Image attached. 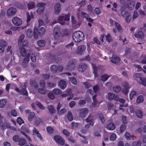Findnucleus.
Instances as JSON below:
<instances>
[{
  "instance_id": "b1692460",
  "label": "nucleus",
  "mask_w": 146,
  "mask_h": 146,
  "mask_svg": "<svg viewBox=\"0 0 146 146\" xmlns=\"http://www.w3.org/2000/svg\"><path fill=\"white\" fill-rule=\"evenodd\" d=\"M50 70L53 73H56L58 70V67L56 65H53L50 68Z\"/></svg>"
},
{
  "instance_id": "f3484780",
  "label": "nucleus",
  "mask_w": 146,
  "mask_h": 146,
  "mask_svg": "<svg viewBox=\"0 0 146 146\" xmlns=\"http://www.w3.org/2000/svg\"><path fill=\"white\" fill-rule=\"evenodd\" d=\"M125 8L123 7H121L120 9L121 14L123 17H126L129 15V13L128 12L125 11Z\"/></svg>"
},
{
  "instance_id": "6e6552de",
  "label": "nucleus",
  "mask_w": 146,
  "mask_h": 146,
  "mask_svg": "<svg viewBox=\"0 0 146 146\" xmlns=\"http://www.w3.org/2000/svg\"><path fill=\"white\" fill-rule=\"evenodd\" d=\"M134 35L135 37L137 38L142 39L144 37V33L141 31H139L138 32H135Z\"/></svg>"
},
{
  "instance_id": "1a4fd4ad",
  "label": "nucleus",
  "mask_w": 146,
  "mask_h": 146,
  "mask_svg": "<svg viewBox=\"0 0 146 146\" xmlns=\"http://www.w3.org/2000/svg\"><path fill=\"white\" fill-rule=\"evenodd\" d=\"M17 10L15 7H11L7 10V13L8 16L13 15L16 12Z\"/></svg>"
},
{
  "instance_id": "e433bc0d",
  "label": "nucleus",
  "mask_w": 146,
  "mask_h": 146,
  "mask_svg": "<svg viewBox=\"0 0 146 146\" xmlns=\"http://www.w3.org/2000/svg\"><path fill=\"white\" fill-rule=\"evenodd\" d=\"M129 88H123L121 90L122 93L125 95H127L129 92Z\"/></svg>"
},
{
  "instance_id": "423d86ee",
  "label": "nucleus",
  "mask_w": 146,
  "mask_h": 146,
  "mask_svg": "<svg viewBox=\"0 0 146 146\" xmlns=\"http://www.w3.org/2000/svg\"><path fill=\"white\" fill-rule=\"evenodd\" d=\"M54 139L56 143L60 145H63L64 144V140L62 137L59 135H55L54 137Z\"/></svg>"
},
{
  "instance_id": "a211bd4d",
  "label": "nucleus",
  "mask_w": 146,
  "mask_h": 146,
  "mask_svg": "<svg viewBox=\"0 0 146 146\" xmlns=\"http://www.w3.org/2000/svg\"><path fill=\"white\" fill-rule=\"evenodd\" d=\"M30 85L31 86H33L35 89H37L38 88V85L35 80H30Z\"/></svg>"
},
{
  "instance_id": "f704fd0d",
  "label": "nucleus",
  "mask_w": 146,
  "mask_h": 146,
  "mask_svg": "<svg viewBox=\"0 0 146 146\" xmlns=\"http://www.w3.org/2000/svg\"><path fill=\"white\" fill-rule=\"evenodd\" d=\"M7 103V101L5 99H3L0 101V107L3 108L4 107Z\"/></svg>"
},
{
  "instance_id": "72a5a7b5",
  "label": "nucleus",
  "mask_w": 146,
  "mask_h": 146,
  "mask_svg": "<svg viewBox=\"0 0 146 146\" xmlns=\"http://www.w3.org/2000/svg\"><path fill=\"white\" fill-rule=\"evenodd\" d=\"M48 110L51 113H53L55 111L54 107L52 105L48 106Z\"/></svg>"
},
{
  "instance_id": "7c9ffc66",
  "label": "nucleus",
  "mask_w": 146,
  "mask_h": 146,
  "mask_svg": "<svg viewBox=\"0 0 146 146\" xmlns=\"http://www.w3.org/2000/svg\"><path fill=\"white\" fill-rule=\"evenodd\" d=\"M144 98L142 95H140L138 96L137 99V103L139 104L142 103L143 102Z\"/></svg>"
},
{
  "instance_id": "ea45409f",
  "label": "nucleus",
  "mask_w": 146,
  "mask_h": 146,
  "mask_svg": "<svg viewBox=\"0 0 146 146\" xmlns=\"http://www.w3.org/2000/svg\"><path fill=\"white\" fill-rule=\"evenodd\" d=\"M136 95V92L135 91L133 90L131 91L130 93L129 98L131 100L134 96Z\"/></svg>"
},
{
  "instance_id": "412c9836",
  "label": "nucleus",
  "mask_w": 146,
  "mask_h": 146,
  "mask_svg": "<svg viewBox=\"0 0 146 146\" xmlns=\"http://www.w3.org/2000/svg\"><path fill=\"white\" fill-rule=\"evenodd\" d=\"M20 94L27 96H28V93L26 89L23 88H22L20 90Z\"/></svg>"
},
{
  "instance_id": "0e129e2a",
  "label": "nucleus",
  "mask_w": 146,
  "mask_h": 146,
  "mask_svg": "<svg viewBox=\"0 0 146 146\" xmlns=\"http://www.w3.org/2000/svg\"><path fill=\"white\" fill-rule=\"evenodd\" d=\"M41 121V120L40 118H37L35 121V124L36 126H38Z\"/></svg>"
},
{
  "instance_id": "473e14b6",
  "label": "nucleus",
  "mask_w": 146,
  "mask_h": 146,
  "mask_svg": "<svg viewBox=\"0 0 146 146\" xmlns=\"http://www.w3.org/2000/svg\"><path fill=\"white\" fill-rule=\"evenodd\" d=\"M45 44V42L44 40H39L38 42V46L39 47H43Z\"/></svg>"
},
{
  "instance_id": "774afa93",
  "label": "nucleus",
  "mask_w": 146,
  "mask_h": 146,
  "mask_svg": "<svg viewBox=\"0 0 146 146\" xmlns=\"http://www.w3.org/2000/svg\"><path fill=\"white\" fill-rule=\"evenodd\" d=\"M86 3V2L85 0H82V1L79 3L78 5L80 7L84 6L85 5Z\"/></svg>"
},
{
  "instance_id": "338daca9",
  "label": "nucleus",
  "mask_w": 146,
  "mask_h": 146,
  "mask_svg": "<svg viewBox=\"0 0 146 146\" xmlns=\"http://www.w3.org/2000/svg\"><path fill=\"white\" fill-rule=\"evenodd\" d=\"M116 139V136L114 133H112L110 136V139L111 141H113Z\"/></svg>"
},
{
  "instance_id": "09e8293b",
  "label": "nucleus",
  "mask_w": 146,
  "mask_h": 146,
  "mask_svg": "<svg viewBox=\"0 0 146 146\" xmlns=\"http://www.w3.org/2000/svg\"><path fill=\"white\" fill-rule=\"evenodd\" d=\"M38 91L39 93L41 94H46V91L43 88H39L38 90Z\"/></svg>"
},
{
  "instance_id": "0eeeda50",
  "label": "nucleus",
  "mask_w": 146,
  "mask_h": 146,
  "mask_svg": "<svg viewBox=\"0 0 146 146\" xmlns=\"http://www.w3.org/2000/svg\"><path fill=\"white\" fill-rule=\"evenodd\" d=\"M12 21L13 24L16 26H20L22 23L21 19L16 17L13 18Z\"/></svg>"
},
{
  "instance_id": "9b49d317",
  "label": "nucleus",
  "mask_w": 146,
  "mask_h": 146,
  "mask_svg": "<svg viewBox=\"0 0 146 146\" xmlns=\"http://www.w3.org/2000/svg\"><path fill=\"white\" fill-rule=\"evenodd\" d=\"M143 76V74L141 73H134L133 75V78L134 80H141Z\"/></svg>"
},
{
  "instance_id": "4c0bfd02",
  "label": "nucleus",
  "mask_w": 146,
  "mask_h": 146,
  "mask_svg": "<svg viewBox=\"0 0 146 146\" xmlns=\"http://www.w3.org/2000/svg\"><path fill=\"white\" fill-rule=\"evenodd\" d=\"M29 42L28 40H25L21 42V44L20 46L24 47H26L27 46Z\"/></svg>"
},
{
  "instance_id": "49530a36",
  "label": "nucleus",
  "mask_w": 146,
  "mask_h": 146,
  "mask_svg": "<svg viewBox=\"0 0 146 146\" xmlns=\"http://www.w3.org/2000/svg\"><path fill=\"white\" fill-rule=\"evenodd\" d=\"M134 2L133 1H131L130 4H128L127 6L130 9L132 10L134 8Z\"/></svg>"
},
{
  "instance_id": "3c124183",
  "label": "nucleus",
  "mask_w": 146,
  "mask_h": 146,
  "mask_svg": "<svg viewBox=\"0 0 146 146\" xmlns=\"http://www.w3.org/2000/svg\"><path fill=\"white\" fill-rule=\"evenodd\" d=\"M126 125L123 124L121 125L120 127V131L121 133H123L126 129Z\"/></svg>"
},
{
  "instance_id": "7ed1b4c3",
  "label": "nucleus",
  "mask_w": 146,
  "mask_h": 146,
  "mask_svg": "<svg viewBox=\"0 0 146 146\" xmlns=\"http://www.w3.org/2000/svg\"><path fill=\"white\" fill-rule=\"evenodd\" d=\"M45 4L44 3H38L37 4L36 6L38 8L36 10V12L38 14H40L43 12L45 9Z\"/></svg>"
},
{
  "instance_id": "393cba45",
  "label": "nucleus",
  "mask_w": 146,
  "mask_h": 146,
  "mask_svg": "<svg viewBox=\"0 0 146 146\" xmlns=\"http://www.w3.org/2000/svg\"><path fill=\"white\" fill-rule=\"evenodd\" d=\"M35 116V113L33 112H30L28 116V119L30 121H32Z\"/></svg>"
},
{
  "instance_id": "f257e3e1",
  "label": "nucleus",
  "mask_w": 146,
  "mask_h": 146,
  "mask_svg": "<svg viewBox=\"0 0 146 146\" xmlns=\"http://www.w3.org/2000/svg\"><path fill=\"white\" fill-rule=\"evenodd\" d=\"M72 37L75 42H79L84 40V35L82 31H78L74 33Z\"/></svg>"
},
{
  "instance_id": "de8ad7c7",
  "label": "nucleus",
  "mask_w": 146,
  "mask_h": 146,
  "mask_svg": "<svg viewBox=\"0 0 146 146\" xmlns=\"http://www.w3.org/2000/svg\"><path fill=\"white\" fill-rule=\"evenodd\" d=\"M136 113L137 116L139 118H141L142 117L143 114L140 110H137Z\"/></svg>"
},
{
  "instance_id": "e2e57ef3",
  "label": "nucleus",
  "mask_w": 146,
  "mask_h": 146,
  "mask_svg": "<svg viewBox=\"0 0 146 146\" xmlns=\"http://www.w3.org/2000/svg\"><path fill=\"white\" fill-rule=\"evenodd\" d=\"M39 84L40 86L43 88L45 87V81L44 80H41L40 81Z\"/></svg>"
},
{
  "instance_id": "5701e85b",
  "label": "nucleus",
  "mask_w": 146,
  "mask_h": 146,
  "mask_svg": "<svg viewBox=\"0 0 146 146\" xmlns=\"http://www.w3.org/2000/svg\"><path fill=\"white\" fill-rule=\"evenodd\" d=\"M113 89L114 92L116 93H118L121 91V88L119 86L116 85L113 87Z\"/></svg>"
},
{
  "instance_id": "37998d69",
  "label": "nucleus",
  "mask_w": 146,
  "mask_h": 146,
  "mask_svg": "<svg viewBox=\"0 0 146 146\" xmlns=\"http://www.w3.org/2000/svg\"><path fill=\"white\" fill-rule=\"evenodd\" d=\"M67 117L68 120L70 121H71L73 120V117L72 113L71 112H68V113Z\"/></svg>"
},
{
  "instance_id": "864d4df0",
  "label": "nucleus",
  "mask_w": 146,
  "mask_h": 146,
  "mask_svg": "<svg viewBox=\"0 0 146 146\" xmlns=\"http://www.w3.org/2000/svg\"><path fill=\"white\" fill-rule=\"evenodd\" d=\"M47 132L50 133H52L54 132V130L52 127L50 126L47 127L46 128Z\"/></svg>"
},
{
  "instance_id": "f8f14e48",
  "label": "nucleus",
  "mask_w": 146,
  "mask_h": 146,
  "mask_svg": "<svg viewBox=\"0 0 146 146\" xmlns=\"http://www.w3.org/2000/svg\"><path fill=\"white\" fill-rule=\"evenodd\" d=\"M86 48L85 45H80L78 46V48L77 53L78 54H81L82 53L84 52Z\"/></svg>"
},
{
  "instance_id": "c9c22d12",
  "label": "nucleus",
  "mask_w": 146,
  "mask_h": 146,
  "mask_svg": "<svg viewBox=\"0 0 146 146\" xmlns=\"http://www.w3.org/2000/svg\"><path fill=\"white\" fill-rule=\"evenodd\" d=\"M36 104L37 106L41 109L44 110L45 109L44 106L41 103L38 101H36Z\"/></svg>"
},
{
  "instance_id": "6e6d98bb",
  "label": "nucleus",
  "mask_w": 146,
  "mask_h": 146,
  "mask_svg": "<svg viewBox=\"0 0 146 146\" xmlns=\"http://www.w3.org/2000/svg\"><path fill=\"white\" fill-rule=\"evenodd\" d=\"M20 139L19 136L18 135H15L13 137V139L15 142L19 141Z\"/></svg>"
},
{
  "instance_id": "dca6fc26",
  "label": "nucleus",
  "mask_w": 146,
  "mask_h": 146,
  "mask_svg": "<svg viewBox=\"0 0 146 146\" xmlns=\"http://www.w3.org/2000/svg\"><path fill=\"white\" fill-rule=\"evenodd\" d=\"M111 62L115 64H117L119 63L120 61V58L117 56H112L111 58Z\"/></svg>"
},
{
  "instance_id": "aec40b11",
  "label": "nucleus",
  "mask_w": 146,
  "mask_h": 146,
  "mask_svg": "<svg viewBox=\"0 0 146 146\" xmlns=\"http://www.w3.org/2000/svg\"><path fill=\"white\" fill-rule=\"evenodd\" d=\"M115 125L113 123L111 122L108 124L107 126V127L108 129L113 130L115 128Z\"/></svg>"
},
{
  "instance_id": "052dcab7",
  "label": "nucleus",
  "mask_w": 146,
  "mask_h": 146,
  "mask_svg": "<svg viewBox=\"0 0 146 146\" xmlns=\"http://www.w3.org/2000/svg\"><path fill=\"white\" fill-rule=\"evenodd\" d=\"M140 81L141 82L140 84L144 86H146V78H142Z\"/></svg>"
},
{
  "instance_id": "4be33fe9",
  "label": "nucleus",
  "mask_w": 146,
  "mask_h": 146,
  "mask_svg": "<svg viewBox=\"0 0 146 146\" xmlns=\"http://www.w3.org/2000/svg\"><path fill=\"white\" fill-rule=\"evenodd\" d=\"M38 29L37 27H35L34 28L33 32V35L35 38H37L38 37Z\"/></svg>"
},
{
  "instance_id": "bf43d9fd",
  "label": "nucleus",
  "mask_w": 146,
  "mask_h": 146,
  "mask_svg": "<svg viewBox=\"0 0 146 146\" xmlns=\"http://www.w3.org/2000/svg\"><path fill=\"white\" fill-rule=\"evenodd\" d=\"M11 115L14 117H16L17 115V112L15 109H12L11 111Z\"/></svg>"
},
{
  "instance_id": "20e7f679",
  "label": "nucleus",
  "mask_w": 146,
  "mask_h": 146,
  "mask_svg": "<svg viewBox=\"0 0 146 146\" xmlns=\"http://www.w3.org/2000/svg\"><path fill=\"white\" fill-rule=\"evenodd\" d=\"M75 66V61L74 60H72L68 62L65 69L67 70H72L74 68Z\"/></svg>"
},
{
  "instance_id": "c03bdc74",
  "label": "nucleus",
  "mask_w": 146,
  "mask_h": 146,
  "mask_svg": "<svg viewBox=\"0 0 146 146\" xmlns=\"http://www.w3.org/2000/svg\"><path fill=\"white\" fill-rule=\"evenodd\" d=\"M114 25L118 31L120 32L123 29L122 28L118 23L115 22V23Z\"/></svg>"
},
{
  "instance_id": "ddd939ff",
  "label": "nucleus",
  "mask_w": 146,
  "mask_h": 146,
  "mask_svg": "<svg viewBox=\"0 0 146 146\" xmlns=\"http://www.w3.org/2000/svg\"><path fill=\"white\" fill-rule=\"evenodd\" d=\"M19 52L21 55L23 57H25L27 55V51L25 49L20 46L19 48Z\"/></svg>"
},
{
  "instance_id": "5fc2aeb1",
  "label": "nucleus",
  "mask_w": 146,
  "mask_h": 146,
  "mask_svg": "<svg viewBox=\"0 0 146 146\" xmlns=\"http://www.w3.org/2000/svg\"><path fill=\"white\" fill-rule=\"evenodd\" d=\"M0 128L2 130L6 129V125L3 121H0Z\"/></svg>"
},
{
  "instance_id": "bb28decb",
  "label": "nucleus",
  "mask_w": 146,
  "mask_h": 146,
  "mask_svg": "<svg viewBox=\"0 0 146 146\" xmlns=\"http://www.w3.org/2000/svg\"><path fill=\"white\" fill-rule=\"evenodd\" d=\"M87 66L85 64L83 63L81 66H80L78 70L79 71L82 72L86 68Z\"/></svg>"
},
{
  "instance_id": "58836bf2",
  "label": "nucleus",
  "mask_w": 146,
  "mask_h": 146,
  "mask_svg": "<svg viewBox=\"0 0 146 146\" xmlns=\"http://www.w3.org/2000/svg\"><path fill=\"white\" fill-rule=\"evenodd\" d=\"M19 141V145L20 146L23 145H25L26 143L25 140L23 138L20 139Z\"/></svg>"
},
{
  "instance_id": "f03ea898",
  "label": "nucleus",
  "mask_w": 146,
  "mask_h": 146,
  "mask_svg": "<svg viewBox=\"0 0 146 146\" xmlns=\"http://www.w3.org/2000/svg\"><path fill=\"white\" fill-rule=\"evenodd\" d=\"M70 14H68L64 16H60L58 19V21L60 22V23L62 25H64L65 23L64 21L70 20Z\"/></svg>"
},
{
  "instance_id": "2eb2a0df",
  "label": "nucleus",
  "mask_w": 146,
  "mask_h": 146,
  "mask_svg": "<svg viewBox=\"0 0 146 146\" xmlns=\"http://www.w3.org/2000/svg\"><path fill=\"white\" fill-rule=\"evenodd\" d=\"M61 10V6L58 3L54 5V11L56 14L59 13Z\"/></svg>"
},
{
  "instance_id": "603ef678",
  "label": "nucleus",
  "mask_w": 146,
  "mask_h": 146,
  "mask_svg": "<svg viewBox=\"0 0 146 146\" xmlns=\"http://www.w3.org/2000/svg\"><path fill=\"white\" fill-rule=\"evenodd\" d=\"M14 6L19 9H22L23 8V5L19 2H16L15 3Z\"/></svg>"
},
{
  "instance_id": "39448f33",
  "label": "nucleus",
  "mask_w": 146,
  "mask_h": 146,
  "mask_svg": "<svg viewBox=\"0 0 146 146\" xmlns=\"http://www.w3.org/2000/svg\"><path fill=\"white\" fill-rule=\"evenodd\" d=\"M60 31V29L59 27H56L54 29L53 31V36L55 40H58L59 39Z\"/></svg>"
},
{
  "instance_id": "4468645a",
  "label": "nucleus",
  "mask_w": 146,
  "mask_h": 146,
  "mask_svg": "<svg viewBox=\"0 0 146 146\" xmlns=\"http://www.w3.org/2000/svg\"><path fill=\"white\" fill-rule=\"evenodd\" d=\"M59 87L62 90H64L66 87V84L64 80H61L59 83Z\"/></svg>"
},
{
  "instance_id": "a878e982",
  "label": "nucleus",
  "mask_w": 146,
  "mask_h": 146,
  "mask_svg": "<svg viewBox=\"0 0 146 146\" xmlns=\"http://www.w3.org/2000/svg\"><path fill=\"white\" fill-rule=\"evenodd\" d=\"M38 32L40 36H42L45 33V29L43 27H41L39 29Z\"/></svg>"
},
{
  "instance_id": "a19ab883",
  "label": "nucleus",
  "mask_w": 146,
  "mask_h": 146,
  "mask_svg": "<svg viewBox=\"0 0 146 146\" xmlns=\"http://www.w3.org/2000/svg\"><path fill=\"white\" fill-rule=\"evenodd\" d=\"M30 55L31 53H28L27 56H25L26 57L23 59V61L28 63L29 61Z\"/></svg>"
},
{
  "instance_id": "69168bd1",
  "label": "nucleus",
  "mask_w": 146,
  "mask_h": 146,
  "mask_svg": "<svg viewBox=\"0 0 146 146\" xmlns=\"http://www.w3.org/2000/svg\"><path fill=\"white\" fill-rule=\"evenodd\" d=\"M17 122L19 125H21L24 123L23 120L20 117H18Z\"/></svg>"
},
{
  "instance_id": "c85d7f7f",
  "label": "nucleus",
  "mask_w": 146,
  "mask_h": 146,
  "mask_svg": "<svg viewBox=\"0 0 146 146\" xmlns=\"http://www.w3.org/2000/svg\"><path fill=\"white\" fill-rule=\"evenodd\" d=\"M110 76H108L107 74H105L101 76V80L103 82H104L107 80L110 77Z\"/></svg>"
},
{
  "instance_id": "2f4dec72",
  "label": "nucleus",
  "mask_w": 146,
  "mask_h": 146,
  "mask_svg": "<svg viewBox=\"0 0 146 146\" xmlns=\"http://www.w3.org/2000/svg\"><path fill=\"white\" fill-rule=\"evenodd\" d=\"M25 36L24 35L21 34L18 40V44L19 45H21V42L23 41L24 38Z\"/></svg>"
},
{
  "instance_id": "a18cd8bd",
  "label": "nucleus",
  "mask_w": 146,
  "mask_h": 146,
  "mask_svg": "<svg viewBox=\"0 0 146 146\" xmlns=\"http://www.w3.org/2000/svg\"><path fill=\"white\" fill-rule=\"evenodd\" d=\"M99 117L100 118V121L102 123H104L105 120L103 114L102 113L99 114Z\"/></svg>"
},
{
  "instance_id": "680f3d73",
  "label": "nucleus",
  "mask_w": 146,
  "mask_h": 146,
  "mask_svg": "<svg viewBox=\"0 0 146 146\" xmlns=\"http://www.w3.org/2000/svg\"><path fill=\"white\" fill-rule=\"evenodd\" d=\"M63 133L67 136H69L70 135V133L66 129H63L62 132Z\"/></svg>"
},
{
  "instance_id": "4d7b16f0",
  "label": "nucleus",
  "mask_w": 146,
  "mask_h": 146,
  "mask_svg": "<svg viewBox=\"0 0 146 146\" xmlns=\"http://www.w3.org/2000/svg\"><path fill=\"white\" fill-rule=\"evenodd\" d=\"M79 135L82 137H83L84 139L81 141V142L82 143L88 144V142L87 139H86V136H82L81 134H79Z\"/></svg>"
},
{
  "instance_id": "c756f323",
  "label": "nucleus",
  "mask_w": 146,
  "mask_h": 146,
  "mask_svg": "<svg viewBox=\"0 0 146 146\" xmlns=\"http://www.w3.org/2000/svg\"><path fill=\"white\" fill-rule=\"evenodd\" d=\"M27 37L29 38H31L33 36V33L31 29H29L26 32Z\"/></svg>"
},
{
  "instance_id": "79ce46f5",
  "label": "nucleus",
  "mask_w": 146,
  "mask_h": 146,
  "mask_svg": "<svg viewBox=\"0 0 146 146\" xmlns=\"http://www.w3.org/2000/svg\"><path fill=\"white\" fill-rule=\"evenodd\" d=\"M121 85L123 88H130L129 87V84L128 82H122L121 83Z\"/></svg>"
},
{
  "instance_id": "13d9d810",
  "label": "nucleus",
  "mask_w": 146,
  "mask_h": 146,
  "mask_svg": "<svg viewBox=\"0 0 146 146\" xmlns=\"http://www.w3.org/2000/svg\"><path fill=\"white\" fill-rule=\"evenodd\" d=\"M106 40L109 42L112 40V38L110 33H108L107 35L106 36Z\"/></svg>"
},
{
  "instance_id": "9d476101",
  "label": "nucleus",
  "mask_w": 146,
  "mask_h": 146,
  "mask_svg": "<svg viewBox=\"0 0 146 146\" xmlns=\"http://www.w3.org/2000/svg\"><path fill=\"white\" fill-rule=\"evenodd\" d=\"M88 110L86 108L81 109L80 110V112L79 113L80 116L82 118L86 117V114L88 113Z\"/></svg>"
},
{
  "instance_id": "6ab92c4d",
  "label": "nucleus",
  "mask_w": 146,
  "mask_h": 146,
  "mask_svg": "<svg viewBox=\"0 0 146 146\" xmlns=\"http://www.w3.org/2000/svg\"><path fill=\"white\" fill-rule=\"evenodd\" d=\"M28 9L30 10L33 9L35 7V3L34 1H30L27 5Z\"/></svg>"
},
{
  "instance_id": "cd10ccee",
  "label": "nucleus",
  "mask_w": 146,
  "mask_h": 146,
  "mask_svg": "<svg viewBox=\"0 0 146 146\" xmlns=\"http://www.w3.org/2000/svg\"><path fill=\"white\" fill-rule=\"evenodd\" d=\"M52 93L55 95H60L62 93V91L59 89L55 88L53 90Z\"/></svg>"
},
{
  "instance_id": "8fccbe9b",
  "label": "nucleus",
  "mask_w": 146,
  "mask_h": 146,
  "mask_svg": "<svg viewBox=\"0 0 146 146\" xmlns=\"http://www.w3.org/2000/svg\"><path fill=\"white\" fill-rule=\"evenodd\" d=\"M133 146H141V143L140 140H138L137 141H133L132 143Z\"/></svg>"
}]
</instances>
